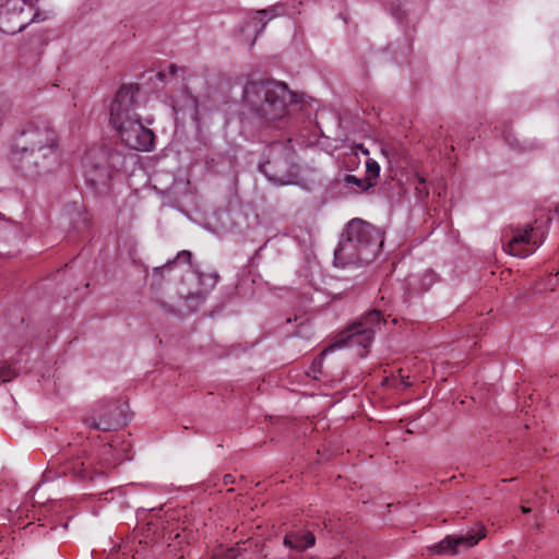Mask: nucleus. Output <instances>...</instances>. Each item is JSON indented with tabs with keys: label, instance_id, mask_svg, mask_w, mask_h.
I'll return each instance as SVG.
<instances>
[{
	"label": "nucleus",
	"instance_id": "11",
	"mask_svg": "<svg viewBox=\"0 0 559 559\" xmlns=\"http://www.w3.org/2000/svg\"><path fill=\"white\" fill-rule=\"evenodd\" d=\"M511 239L504 245V250L519 258H525L533 253L543 242L538 230L527 225L512 230Z\"/></svg>",
	"mask_w": 559,
	"mask_h": 559
},
{
	"label": "nucleus",
	"instance_id": "10",
	"mask_svg": "<svg viewBox=\"0 0 559 559\" xmlns=\"http://www.w3.org/2000/svg\"><path fill=\"white\" fill-rule=\"evenodd\" d=\"M84 425L94 430L111 431L128 421L124 406L118 402L102 403L91 416L83 419Z\"/></svg>",
	"mask_w": 559,
	"mask_h": 559
},
{
	"label": "nucleus",
	"instance_id": "1",
	"mask_svg": "<svg viewBox=\"0 0 559 559\" xmlns=\"http://www.w3.org/2000/svg\"><path fill=\"white\" fill-rule=\"evenodd\" d=\"M243 100L258 119L276 128H293L304 107L285 83L274 80L248 82L243 90Z\"/></svg>",
	"mask_w": 559,
	"mask_h": 559
},
{
	"label": "nucleus",
	"instance_id": "19",
	"mask_svg": "<svg viewBox=\"0 0 559 559\" xmlns=\"http://www.w3.org/2000/svg\"><path fill=\"white\" fill-rule=\"evenodd\" d=\"M190 260H191V253H190L189 251L183 250V251H181V252H179V253L177 254V257H176V260H175V261L168 262V263H167L166 265H164L162 269H158V267H157V269H155L154 271H155V272H158L159 270H164V269H166V267H168V266L173 265L176 261H179V262H181V261H182V262H187V263H189V262H190Z\"/></svg>",
	"mask_w": 559,
	"mask_h": 559
},
{
	"label": "nucleus",
	"instance_id": "17",
	"mask_svg": "<svg viewBox=\"0 0 559 559\" xmlns=\"http://www.w3.org/2000/svg\"><path fill=\"white\" fill-rule=\"evenodd\" d=\"M366 168H367L368 178H370V180L372 178H378L379 177V175H380V166H379L378 162H376L374 159L369 158L366 162Z\"/></svg>",
	"mask_w": 559,
	"mask_h": 559
},
{
	"label": "nucleus",
	"instance_id": "23",
	"mask_svg": "<svg viewBox=\"0 0 559 559\" xmlns=\"http://www.w3.org/2000/svg\"><path fill=\"white\" fill-rule=\"evenodd\" d=\"M506 142L513 148H519V144L516 139L511 134V132H504L503 134Z\"/></svg>",
	"mask_w": 559,
	"mask_h": 559
},
{
	"label": "nucleus",
	"instance_id": "3",
	"mask_svg": "<svg viewBox=\"0 0 559 559\" xmlns=\"http://www.w3.org/2000/svg\"><path fill=\"white\" fill-rule=\"evenodd\" d=\"M135 93L132 85L118 90L110 105V124L127 147L147 152L154 146L155 134L142 123L136 112Z\"/></svg>",
	"mask_w": 559,
	"mask_h": 559
},
{
	"label": "nucleus",
	"instance_id": "9",
	"mask_svg": "<svg viewBox=\"0 0 559 559\" xmlns=\"http://www.w3.org/2000/svg\"><path fill=\"white\" fill-rule=\"evenodd\" d=\"M38 0H0V31L14 35L31 22L39 21L35 10Z\"/></svg>",
	"mask_w": 559,
	"mask_h": 559
},
{
	"label": "nucleus",
	"instance_id": "15",
	"mask_svg": "<svg viewBox=\"0 0 559 559\" xmlns=\"http://www.w3.org/2000/svg\"><path fill=\"white\" fill-rule=\"evenodd\" d=\"M276 8H270L265 10H260L257 12V16L253 17L252 24L254 27L258 26L259 23H262L263 19L267 16V20H272L275 17L278 13L275 12Z\"/></svg>",
	"mask_w": 559,
	"mask_h": 559
},
{
	"label": "nucleus",
	"instance_id": "6",
	"mask_svg": "<svg viewBox=\"0 0 559 559\" xmlns=\"http://www.w3.org/2000/svg\"><path fill=\"white\" fill-rule=\"evenodd\" d=\"M123 165L124 156L116 150L93 148L84 156L85 177L94 188L107 187Z\"/></svg>",
	"mask_w": 559,
	"mask_h": 559
},
{
	"label": "nucleus",
	"instance_id": "27",
	"mask_svg": "<svg viewBox=\"0 0 559 559\" xmlns=\"http://www.w3.org/2000/svg\"><path fill=\"white\" fill-rule=\"evenodd\" d=\"M393 14L396 19L401 20L403 17L402 13H400L397 10L393 11Z\"/></svg>",
	"mask_w": 559,
	"mask_h": 559
},
{
	"label": "nucleus",
	"instance_id": "18",
	"mask_svg": "<svg viewBox=\"0 0 559 559\" xmlns=\"http://www.w3.org/2000/svg\"><path fill=\"white\" fill-rule=\"evenodd\" d=\"M238 557V549L237 548H229L226 550H221L213 555L212 559H237Z\"/></svg>",
	"mask_w": 559,
	"mask_h": 559
},
{
	"label": "nucleus",
	"instance_id": "7",
	"mask_svg": "<svg viewBox=\"0 0 559 559\" xmlns=\"http://www.w3.org/2000/svg\"><path fill=\"white\" fill-rule=\"evenodd\" d=\"M287 142H273L269 147L267 159L260 164V171L274 183L288 185L293 181L294 148Z\"/></svg>",
	"mask_w": 559,
	"mask_h": 559
},
{
	"label": "nucleus",
	"instance_id": "2",
	"mask_svg": "<svg viewBox=\"0 0 559 559\" xmlns=\"http://www.w3.org/2000/svg\"><path fill=\"white\" fill-rule=\"evenodd\" d=\"M20 169L28 177L49 173L59 164L58 135L47 121H32L15 141Z\"/></svg>",
	"mask_w": 559,
	"mask_h": 559
},
{
	"label": "nucleus",
	"instance_id": "16",
	"mask_svg": "<svg viewBox=\"0 0 559 559\" xmlns=\"http://www.w3.org/2000/svg\"><path fill=\"white\" fill-rule=\"evenodd\" d=\"M415 191H416L417 197L420 200H424V199H426L429 195V191H428V188H427V185H426V180H425L424 177H420V176L417 177V182H416V186H415Z\"/></svg>",
	"mask_w": 559,
	"mask_h": 559
},
{
	"label": "nucleus",
	"instance_id": "5",
	"mask_svg": "<svg viewBox=\"0 0 559 559\" xmlns=\"http://www.w3.org/2000/svg\"><path fill=\"white\" fill-rule=\"evenodd\" d=\"M119 437L112 439L108 444L104 445L100 461L95 463V460L90 456H78L67 461L61 473L72 474L81 481H90L92 484L103 483L108 471L121 462L124 457L116 451Z\"/></svg>",
	"mask_w": 559,
	"mask_h": 559
},
{
	"label": "nucleus",
	"instance_id": "24",
	"mask_svg": "<svg viewBox=\"0 0 559 559\" xmlns=\"http://www.w3.org/2000/svg\"><path fill=\"white\" fill-rule=\"evenodd\" d=\"M346 164L347 165H356L357 164V157H352V159L349 158V154L347 155L346 157Z\"/></svg>",
	"mask_w": 559,
	"mask_h": 559
},
{
	"label": "nucleus",
	"instance_id": "30",
	"mask_svg": "<svg viewBox=\"0 0 559 559\" xmlns=\"http://www.w3.org/2000/svg\"><path fill=\"white\" fill-rule=\"evenodd\" d=\"M265 25H266V22H263V23L261 24V27H260L259 32H261V31L265 27Z\"/></svg>",
	"mask_w": 559,
	"mask_h": 559
},
{
	"label": "nucleus",
	"instance_id": "28",
	"mask_svg": "<svg viewBox=\"0 0 559 559\" xmlns=\"http://www.w3.org/2000/svg\"><path fill=\"white\" fill-rule=\"evenodd\" d=\"M229 481H231V475H226L225 476V483L227 484Z\"/></svg>",
	"mask_w": 559,
	"mask_h": 559
},
{
	"label": "nucleus",
	"instance_id": "29",
	"mask_svg": "<svg viewBox=\"0 0 559 559\" xmlns=\"http://www.w3.org/2000/svg\"><path fill=\"white\" fill-rule=\"evenodd\" d=\"M324 525H325V527H326V528H329V530H332V528H333V527H332V525H331V520L329 521V523H325Z\"/></svg>",
	"mask_w": 559,
	"mask_h": 559
},
{
	"label": "nucleus",
	"instance_id": "32",
	"mask_svg": "<svg viewBox=\"0 0 559 559\" xmlns=\"http://www.w3.org/2000/svg\"><path fill=\"white\" fill-rule=\"evenodd\" d=\"M556 213L559 215V204L556 207Z\"/></svg>",
	"mask_w": 559,
	"mask_h": 559
},
{
	"label": "nucleus",
	"instance_id": "33",
	"mask_svg": "<svg viewBox=\"0 0 559 559\" xmlns=\"http://www.w3.org/2000/svg\"><path fill=\"white\" fill-rule=\"evenodd\" d=\"M332 559H346V558H342V557H335V558H332Z\"/></svg>",
	"mask_w": 559,
	"mask_h": 559
},
{
	"label": "nucleus",
	"instance_id": "14",
	"mask_svg": "<svg viewBox=\"0 0 559 559\" xmlns=\"http://www.w3.org/2000/svg\"><path fill=\"white\" fill-rule=\"evenodd\" d=\"M345 181L348 185H355L361 191H367L374 186V182L370 180V178H357L353 175H347Z\"/></svg>",
	"mask_w": 559,
	"mask_h": 559
},
{
	"label": "nucleus",
	"instance_id": "13",
	"mask_svg": "<svg viewBox=\"0 0 559 559\" xmlns=\"http://www.w3.org/2000/svg\"><path fill=\"white\" fill-rule=\"evenodd\" d=\"M316 544V537L309 530H294L286 533L284 545L297 551H304Z\"/></svg>",
	"mask_w": 559,
	"mask_h": 559
},
{
	"label": "nucleus",
	"instance_id": "22",
	"mask_svg": "<svg viewBox=\"0 0 559 559\" xmlns=\"http://www.w3.org/2000/svg\"><path fill=\"white\" fill-rule=\"evenodd\" d=\"M177 71H178V67L176 64L171 63V64L167 66L166 70L160 71L158 74H159L160 79L163 80L167 75V73L169 75L174 76Z\"/></svg>",
	"mask_w": 559,
	"mask_h": 559
},
{
	"label": "nucleus",
	"instance_id": "21",
	"mask_svg": "<svg viewBox=\"0 0 559 559\" xmlns=\"http://www.w3.org/2000/svg\"><path fill=\"white\" fill-rule=\"evenodd\" d=\"M359 153H361L366 156L369 155V151L366 147H364L362 144H357L352 147V153L349 154V158L352 159V157H358Z\"/></svg>",
	"mask_w": 559,
	"mask_h": 559
},
{
	"label": "nucleus",
	"instance_id": "26",
	"mask_svg": "<svg viewBox=\"0 0 559 559\" xmlns=\"http://www.w3.org/2000/svg\"><path fill=\"white\" fill-rule=\"evenodd\" d=\"M536 501H538L540 504H544L546 502V499L543 496H537Z\"/></svg>",
	"mask_w": 559,
	"mask_h": 559
},
{
	"label": "nucleus",
	"instance_id": "25",
	"mask_svg": "<svg viewBox=\"0 0 559 559\" xmlns=\"http://www.w3.org/2000/svg\"><path fill=\"white\" fill-rule=\"evenodd\" d=\"M521 511H522V513L527 514V513H530L532 511V509L530 507H526V506L523 504L521 507Z\"/></svg>",
	"mask_w": 559,
	"mask_h": 559
},
{
	"label": "nucleus",
	"instance_id": "8",
	"mask_svg": "<svg viewBox=\"0 0 559 559\" xmlns=\"http://www.w3.org/2000/svg\"><path fill=\"white\" fill-rule=\"evenodd\" d=\"M382 324V314L378 310L366 313L361 319L354 322L346 331H344L335 345L326 348L324 353L332 350L335 346L346 345L349 347H358L357 355L365 357L368 354L376 330Z\"/></svg>",
	"mask_w": 559,
	"mask_h": 559
},
{
	"label": "nucleus",
	"instance_id": "20",
	"mask_svg": "<svg viewBox=\"0 0 559 559\" xmlns=\"http://www.w3.org/2000/svg\"><path fill=\"white\" fill-rule=\"evenodd\" d=\"M15 377V371L10 366H1L0 367V379L3 382L10 381Z\"/></svg>",
	"mask_w": 559,
	"mask_h": 559
},
{
	"label": "nucleus",
	"instance_id": "31",
	"mask_svg": "<svg viewBox=\"0 0 559 559\" xmlns=\"http://www.w3.org/2000/svg\"><path fill=\"white\" fill-rule=\"evenodd\" d=\"M403 383L405 384V386H408V385H411V382H408V381H405L404 379H403Z\"/></svg>",
	"mask_w": 559,
	"mask_h": 559
},
{
	"label": "nucleus",
	"instance_id": "12",
	"mask_svg": "<svg viewBox=\"0 0 559 559\" xmlns=\"http://www.w3.org/2000/svg\"><path fill=\"white\" fill-rule=\"evenodd\" d=\"M486 531L485 527L479 528L476 533H468L466 535L462 536H447L444 539H442L440 543L432 546L431 550L435 554H456L459 547H473L475 546L479 540L485 538Z\"/></svg>",
	"mask_w": 559,
	"mask_h": 559
},
{
	"label": "nucleus",
	"instance_id": "4",
	"mask_svg": "<svg viewBox=\"0 0 559 559\" xmlns=\"http://www.w3.org/2000/svg\"><path fill=\"white\" fill-rule=\"evenodd\" d=\"M334 252L336 265L368 264L374 260L383 245V233L360 219H352Z\"/></svg>",
	"mask_w": 559,
	"mask_h": 559
}]
</instances>
